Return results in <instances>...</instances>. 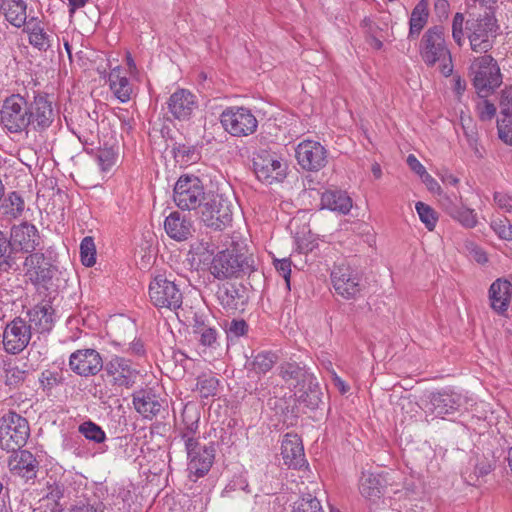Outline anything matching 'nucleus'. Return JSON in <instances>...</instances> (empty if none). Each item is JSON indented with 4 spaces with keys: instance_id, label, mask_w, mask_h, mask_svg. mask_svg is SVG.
<instances>
[{
    "instance_id": "nucleus-50",
    "label": "nucleus",
    "mask_w": 512,
    "mask_h": 512,
    "mask_svg": "<svg viewBox=\"0 0 512 512\" xmlns=\"http://www.w3.org/2000/svg\"><path fill=\"white\" fill-rule=\"evenodd\" d=\"M293 512H323L320 501L311 494L303 495L295 501Z\"/></svg>"
},
{
    "instance_id": "nucleus-10",
    "label": "nucleus",
    "mask_w": 512,
    "mask_h": 512,
    "mask_svg": "<svg viewBox=\"0 0 512 512\" xmlns=\"http://www.w3.org/2000/svg\"><path fill=\"white\" fill-rule=\"evenodd\" d=\"M256 177L263 183L281 182L287 174V164L276 152L262 149L253 158Z\"/></svg>"
},
{
    "instance_id": "nucleus-17",
    "label": "nucleus",
    "mask_w": 512,
    "mask_h": 512,
    "mask_svg": "<svg viewBox=\"0 0 512 512\" xmlns=\"http://www.w3.org/2000/svg\"><path fill=\"white\" fill-rule=\"evenodd\" d=\"M187 452V470L189 478L196 481L198 478L205 476L215 458V450L212 446L200 445V443L185 447Z\"/></svg>"
},
{
    "instance_id": "nucleus-53",
    "label": "nucleus",
    "mask_w": 512,
    "mask_h": 512,
    "mask_svg": "<svg viewBox=\"0 0 512 512\" xmlns=\"http://www.w3.org/2000/svg\"><path fill=\"white\" fill-rule=\"evenodd\" d=\"M491 228L503 240H512V224L510 221L503 218H496L491 222Z\"/></svg>"
},
{
    "instance_id": "nucleus-9",
    "label": "nucleus",
    "mask_w": 512,
    "mask_h": 512,
    "mask_svg": "<svg viewBox=\"0 0 512 512\" xmlns=\"http://www.w3.org/2000/svg\"><path fill=\"white\" fill-rule=\"evenodd\" d=\"M223 129L234 137H246L256 132L258 120L246 107H228L220 115Z\"/></svg>"
},
{
    "instance_id": "nucleus-27",
    "label": "nucleus",
    "mask_w": 512,
    "mask_h": 512,
    "mask_svg": "<svg viewBox=\"0 0 512 512\" xmlns=\"http://www.w3.org/2000/svg\"><path fill=\"white\" fill-rule=\"evenodd\" d=\"M501 118L497 121L499 138L508 145H512V86L502 92L500 102Z\"/></svg>"
},
{
    "instance_id": "nucleus-21",
    "label": "nucleus",
    "mask_w": 512,
    "mask_h": 512,
    "mask_svg": "<svg viewBox=\"0 0 512 512\" xmlns=\"http://www.w3.org/2000/svg\"><path fill=\"white\" fill-rule=\"evenodd\" d=\"M103 366V359L95 349H79L69 357L70 369L80 376H94Z\"/></svg>"
},
{
    "instance_id": "nucleus-38",
    "label": "nucleus",
    "mask_w": 512,
    "mask_h": 512,
    "mask_svg": "<svg viewBox=\"0 0 512 512\" xmlns=\"http://www.w3.org/2000/svg\"><path fill=\"white\" fill-rule=\"evenodd\" d=\"M18 258L11 240L0 231V271L7 272L12 269Z\"/></svg>"
},
{
    "instance_id": "nucleus-37",
    "label": "nucleus",
    "mask_w": 512,
    "mask_h": 512,
    "mask_svg": "<svg viewBox=\"0 0 512 512\" xmlns=\"http://www.w3.org/2000/svg\"><path fill=\"white\" fill-rule=\"evenodd\" d=\"M359 491L367 499L379 498L382 492L380 476L370 472H362L359 480Z\"/></svg>"
},
{
    "instance_id": "nucleus-1",
    "label": "nucleus",
    "mask_w": 512,
    "mask_h": 512,
    "mask_svg": "<svg viewBox=\"0 0 512 512\" xmlns=\"http://www.w3.org/2000/svg\"><path fill=\"white\" fill-rule=\"evenodd\" d=\"M278 370L281 378L293 390L299 403H303L310 409L318 407L322 392L313 373L296 362L282 363Z\"/></svg>"
},
{
    "instance_id": "nucleus-49",
    "label": "nucleus",
    "mask_w": 512,
    "mask_h": 512,
    "mask_svg": "<svg viewBox=\"0 0 512 512\" xmlns=\"http://www.w3.org/2000/svg\"><path fill=\"white\" fill-rule=\"evenodd\" d=\"M80 256L86 267H92L96 263V248L92 237L87 236L81 241Z\"/></svg>"
},
{
    "instance_id": "nucleus-5",
    "label": "nucleus",
    "mask_w": 512,
    "mask_h": 512,
    "mask_svg": "<svg viewBox=\"0 0 512 512\" xmlns=\"http://www.w3.org/2000/svg\"><path fill=\"white\" fill-rule=\"evenodd\" d=\"M469 74L478 94L488 95L502 84V74L497 61L491 55L475 57Z\"/></svg>"
},
{
    "instance_id": "nucleus-56",
    "label": "nucleus",
    "mask_w": 512,
    "mask_h": 512,
    "mask_svg": "<svg viewBox=\"0 0 512 512\" xmlns=\"http://www.w3.org/2000/svg\"><path fill=\"white\" fill-rule=\"evenodd\" d=\"M464 16L461 13H456L452 22V37L454 41L461 46L464 42L463 33Z\"/></svg>"
},
{
    "instance_id": "nucleus-52",
    "label": "nucleus",
    "mask_w": 512,
    "mask_h": 512,
    "mask_svg": "<svg viewBox=\"0 0 512 512\" xmlns=\"http://www.w3.org/2000/svg\"><path fill=\"white\" fill-rule=\"evenodd\" d=\"M416 211L420 220L425 224L428 230H433L436 226L437 217L435 211L423 202L416 203Z\"/></svg>"
},
{
    "instance_id": "nucleus-41",
    "label": "nucleus",
    "mask_w": 512,
    "mask_h": 512,
    "mask_svg": "<svg viewBox=\"0 0 512 512\" xmlns=\"http://www.w3.org/2000/svg\"><path fill=\"white\" fill-rule=\"evenodd\" d=\"M190 409L185 408L183 413L184 428L181 431V438L184 441L185 447H191L192 445L198 444V440L194 438L198 430L199 415L194 413L189 415Z\"/></svg>"
},
{
    "instance_id": "nucleus-11",
    "label": "nucleus",
    "mask_w": 512,
    "mask_h": 512,
    "mask_svg": "<svg viewBox=\"0 0 512 512\" xmlns=\"http://www.w3.org/2000/svg\"><path fill=\"white\" fill-rule=\"evenodd\" d=\"M497 28L496 19L490 12H485L483 16L467 21L471 49L475 52L486 53L489 51L493 47Z\"/></svg>"
},
{
    "instance_id": "nucleus-42",
    "label": "nucleus",
    "mask_w": 512,
    "mask_h": 512,
    "mask_svg": "<svg viewBox=\"0 0 512 512\" xmlns=\"http://www.w3.org/2000/svg\"><path fill=\"white\" fill-rule=\"evenodd\" d=\"M277 361V356L268 351L256 354L251 361L247 362V368L258 375L265 374L272 369Z\"/></svg>"
},
{
    "instance_id": "nucleus-29",
    "label": "nucleus",
    "mask_w": 512,
    "mask_h": 512,
    "mask_svg": "<svg viewBox=\"0 0 512 512\" xmlns=\"http://www.w3.org/2000/svg\"><path fill=\"white\" fill-rule=\"evenodd\" d=\"M442 206L445 211L462 226L473 228L477 224V216L474 210L458 203L456 196H454V199L450 196L446 197L442 202Z\"/></svg>"
},
{
    "instance_id": "nucleus-46",
    "label": "nucleus",
    "mask_w": 512,
    "mask_h": 512,
    "mask_svg": "<svg viewBox=\"0 0 512 512\" xmlns=\"http://www.w3.org/2000/svg\"><path fill=\"white\" fill-rule=\"evenodd\" d=\"M78 430L89 441L103 443L106 440V433L104 430L90 420L83 422L79 426Z\"/></svg>"
},
{
    "instance_id": "nucleus-51",
    "label": "nucleus",
    "mask_w": 512,
    "mask_h": 512,
    "mask_svg": "<svg viewBox=\"0 0 512 512\" xmlns=\"http://www.w3.org/2000/svg\"><path fill=\"white\" fill-rule=\"evenodd\" d=\"M191 252L198 257L200 262H210V257L215 252V245L208 240L202 239L191 245Z\"/></svg>"
},
{
    "instance_id": "nucleus-48",
    "label": "nucleus",
    "mask_w": 512,
    "mask_h": 512,
    "mask_svg": "<svg viewBox=\"0 0 512 512\" xmlns=\"http://www.w3.org/2000/svg\"><path fill=\"white\" fill-rule=\"evenodd\" d=\"M25 203L22 197L16 193L12 192L9 194L8 198L5 199L3 204L4 213L10 215L13 218L19 217L24 211Z\"/></svg>"
},
{
    "instance_id": "nucleus-40",
    "label": "nucleus",
    "mask_w": 512,
    "mask_h": 512,
    "mask_svg": "<svg viewBox=\"0 0 512 512\" xmlns=\"http://www.w3.org/2000/svg\"><path fill=\"white\" fill-rule=\"evenodd\" d=\"M68 512H104V504L101 498L93 493L76 499L71 504Z\"/></svg>"
},
{
    "instance_id": "nucleus-32",
    "label": "nucleus",
    "mask_w": 512,
    "mask_h": 512,
    "mask_svg": "<svg viewBox=\"0 0 512 512\" xmlns=\"http://www.w3.org/2000/svg\"><path fill=\"white\" fill-rule=\"evenodd\" d=\"M321 206L340 214H347L352 208V200L341 190H327L321 196Z\"/></svg>"
},
{
    "instance_id": "nucleus-7",
    "label": "nucleus",
    "mask_w": 512,
    "mask_h": 512,
    "mask_svg": "<svg viewBox=\"0 0 512 512\" xmlns=\"http://www.w3.org/2000/svg\"><path fill=\"white\" fill-rule=\"evenodd\" d=\"M208 196L197 176L183 175L174 185L173 201L181 210L200 209Z\"/></svg>"
},
{
    "instance_id": "nucleus-25",
    "label": "nucleus",
    "mask_w": 512,
    "mask_h": 512,
    "mask_svg": "<svg viewBox=\"0 0 512 512\" xmlns=\"http://www.w3.org/2000/svg\"><path fill=\"white\" fill-rule=\"evenodd\" d=\"M281 455L284 464L289 468L298 469L305 465L306 459L301 438L297 434H286L281 444Z\"/></svg>"
},
{
    "instance_id": "nucleus-26",
    "label": "nucleus",
    "mask_w": 512,
    "mask_h": 512,
    "mask_svg": "<svg viewBox=\"0 0 512 512\" xmlns=\"http://www.w3.org/2000/svg\"><path fill=\"white\" fill-rule=\"evenodd\" d=\"M167 235L176 241H185L194 231L191 219L180 212L170 213L164 222Z\"/></svg>"
},
{
    "instance_id": "nucleus-54",
    "label": "nucleus",
    "mask_w": 512,
    "mask_h": 512,
    "mask_svg": "<svg viewBox=\"0 0 512 512\" xmlns=\"http://www.w3.org/2000/svg\"><path fill=\"white\" fill-rule=\"evenodd\" d=\"M480 99L476 104V112L482 121L491 120L496 114V107L493 103L485 99L484 94H479Z\"/></svg>"
},
{
    "instance_id": "nucleus-14",
    "label": "nucleus",
    "mask_w": 512,
    "mask_h": 512,
    "mask_svg": "<svg viewBox=\"0 0 512 512\" xmlns=\"http://www.w3.org/2000/svg\"><path fill=\"white\" fill-rule=\"evenodd\" d=\"M200 218L206 226L223 230L232 219L231 205L219 196L209 195L199 209Z\"/></svg>"
},
{
    "instance_id": "nucleus-30",
    "label": "nucleus",
    "mask_w": 512,
    "mask_h": 512,
    "mask_svg": "<svg viewBox=\"0 0 512 512\" xmlns=\"http://www.w3.org/2000/svg\"><path fill=\"white\" fill-rule=\"evenodd\" d=\"M108 81L110 90L120 102L126 103L131 99L132 85L123 72L122 67L116 66L111 69Z\"/></svg>"
},
{
    "instance_id": "nucleus-20",
    "label": "nucleus",
    "mask_w": 512,
    "mask_h": 512,
    "mask_svg": "<svg viewBox=\"0 0 512 512\" xmlns=\"http://www.w3.org/2000/svg\"><path fill=\"white\" fill-rule=\"evenodd\" d=\"M298 164L305 170L318 171L327 163V151L319 142L304 140L295 149Z\"/></svg>"
},
{
    "instance_id": "nucleus-23",
    "label": "nucleus",
    "mask_w": 512,
    "mask_h": 512,
    "mask_svg": "<svg viewBox=\"0 0 512 512\" xmlns=\"http://www.w3.org/2000/svg\"><path fill=\"white\" fill-rule=\"evenodd\" d=\"M24 267L25 276L35 286L44 285L53 277L51 266L45 262L43 254L34 253L27 256Z\"/></svg>"
},
{
    "instance_id": "nucleus-31",
    "label": "nucleus",
    "mask_w": 512,
    "mask_h": 512,
    "mask_svg": "<svg viewBox=\"0 0 512 512\" xmlns=\"http://www.w3.org/2000/svg\"><path fill=\"white\" fill-rule=\"evenodd\" d=\"M511 294V283L507 280L497 279L491 284L489 289L491 307L499 313L506 311L509 305Z\"/></svg>"
},
{
    "instance_id": "nucleus-62",
    "label": "nucleus",
    "mask_w": 512,
    "mask_h": 512,
    "mask_svg": "<svg viewBox=\"0 0 512 512\" xmlns=\"http://www.w3.org/2000/svg\"><path fill=\"white\" fill-rule=\"evenodd\" d=\"M422 182L426 185L429 191L431 192H439L440 191V185L438 182L428 173L426 172L421 177Z\"/></svg>"
},
{
    "instance_id": "nucleus-28",
    "label": "nucleus",
    "mask_w": 512,
    "mask_h": 512,
    "mask_svg": "<svg viewBox=\"0 0 512 512\" xmlns=\"http://www.w3.org/2000/svg\"><path fill=\"white\" fill-rule=\"evenodd\" d=\"M28 327L31 331L35 330L38 333H46L52 330L54 326V310L48 303H41L34 306L29 312Z\"/></svg>"
},
{
    "instance_id": "nucleus-13",
    "label": "nucleus",
    "mask_w": 512,
    "mask_h": 512,
    "mask_svg": "<svg viewBox=\"0 0 512 512\" xmlns=\"http://www.w3.org/2000/svg\"><path fill=\"white\" fill-rule=\"evenodd\" d=\"M28 133L32 130L37 133L47 131L56 118L58 111L49 99L48 95L44 93H37L33 96L32 100H28Z\"/></svg>"
},
{
    "instance_id": "nucleus-39",
    "label": "nucleus",
    "mask_w": 512,
    "mask_h": 512,
    "mask_svg": "<svg viewBox=\"0 0 512 512\" xmlns=\"http://www.w3.org/2000/svg\"><path fill=\"white\" fill-rule=\"evenodd\" d=\"M217 294L221 305L227 310H238L245 303L240 295V290L234 285L223 286Z\"/></svg>"
},
{
    "instance_id": "nucleus-55",
    "label": "nucleus",
    "mask_w": 512,
    "mask_h": 512,
    "mask_svg": "<svg viewBox=\"0 0 512 512\" xmlns=\"http://www.w3.org/2000/svg\"><path fill=\"white\" fill-rule=\"evenodd\" d=\"M175 157L185 163H194L199 159V152L195 147L180 145L176 148Z\"/></svg>"
},
{
    "instance_id": "nucleus-19",
    "label": "nucleus",
    "mask_w": 512,
    "mask_h": 512,
    "mask_svg": "<svg viewBox=\"0 0 512 512\" xmlns=\"http://www.w3.org/2000/svg\"><path fill=\"white\" fill-rule=\"evenodd\" d=\"M166 105L174 119L188 121L198 109V99L190 90L179 88L169 96Z\"/></svg>"
},
{
    "instance_id": "nucleus-64",
    "label": "nucleus",
    "mask_w": 512,
    "mask_h": 512,
    "mask_svg": "<svg viewBox=\"0 0 512 512\" xmlns=\"http://www.w3.org/2000/svg\"><path fill=\"white\" fill-rule=\"evenodd\" d=\"M128 351L136 356H142L145 354L144 344L141 340L135 339L130 343Z\"/></svg>"
},
{
    "instance_id": "nucleus-22",
    "label": "nucleus",
    "mask_w": 512,
    "mask_h": 512,
    "mask_svg": "<svg viewBox=\"0 0 512 512\" xmlns=\"http://www.w3.org/2000/svg\"><path fill=\"white\" fill-rule=\"evenodd\" d=\"M17 253L34 254L36 248L40 245V235L37 228L28 222H22L13 225L10 231V238Z\"/></svg>"
},
{
    "instance_id": "nucleus-18",
    "label": "nucleus",
    "mask_w": 512,
    "mask_h": 512,
    "mask_svg": "<svg viewBox=\"0 0 512 512\" xmlns=\"http://www.w3.org/2000/svg\"><path fill=\"white\" fill-rule=\"evenodd\" d=\"M113 386L130 388L136 381L138 371L130 360L117 355L112 356L103 366Z\"/></svg>"
},
{
    "instance_id": "nucleus-15",
    "label": "nucleus",
    "mask_w": 512,
    "mask_h": 512,
    "mask_svg": "<svg viewBox=\"0 0 512 512\" xmlns=\"http://www.w3.org/2000/svg\"><path fill=\"white\" fill-rule=\"evenodd\" d=\"M331 282L335 292L344 299H354L362 290L359 273L344 263L334 266L331 272Z\"/></svg>"
},
{
    "instance_id": "nucleus-4",
    "label": "nucleus",
    "mask_w": 512,
    "mask_h": 512,
    "mask_svg": "<svg viewBox=\"0 0 512 512\" xmlns=\"http://www.w3.org/2000/svg\"><path fill=\"white\" fill-rule=\"evenodd\" d=\"M28 100L21 94L6 97L0 109V125L6 133L28 135Z\"/></svg>"
},
{
    "instance_id": "nucleus-6",
    "label": "nucleus",
    "mask_w": 512,
    "mask_h": 512,
    "mask_svg": "<svg viewBox=\"0 0 512 512\" xmlns=\"http://www.w3.org/2000/svg\"><path fill=\"white\" fill-rule=\"evenodd\" d=\"M30 436L27 419L14 411L0 417V448L7 452L22 448Z\"/></svg>"
},
{
    "instance_id": "nucleus-24",
    "label": "nucleus",
    "mask_w": 512,
    "mask_h": 512,
    "mask_svg": "<svg viewBox=\"0 0 512 512\" xmlns=\"http://www.w3.org/2000/svg\"><path fill=\"white\" fill-rule=\"evenodd\" d=\"M13 452L14 454L10 456L8 462L10 471L26 481L34 479L38 469V462L34 455L28 450H21V448Z\"/></svg>"
},
{
    "instance_id": "nucleus-59",
    "label": "nucleus",
    "mask_w": 512,
    "mask_h": 512,
    "mask_svg": "<svg viewBox=\"0 0 512 512\" xmlns=\"http://www.w3.org/2000/svg\"><path fill=\"white\" fill-rule=\"evenodd\" d=\"M494 202L497 207L505 212H512V197L503 192L494 193Z\"/></svg>"
},
{
    "instance_id": "nucleus-34",
    "label": "nucleus",
    "mask_w": 512,
    "mask_h": 512,
    "mask_svg": "<svg viewBox=\"0 0 512 512\" xmlns=\"http://www.w3.org/2000/svg\"><path fill=\"white\" fill-rule=\"evenodd\" d=\"M25 31L28 34L29 43L39 51H47L52 45V37L49 35L41 22L31 17L26 25Z\"/></svg>"
},
{
    "instance_id": "nucleus-61",
    "label": "nucleus",
    "mask_w": 512,
    "mask_h": 512,
    "mask_svg": "<svg viewBox=\"0 0 512 512\" xmlns=\"http://www.w3.org/2000/svg\"><path fill=\"white\" fill-rule=\"evenodd\" d=\"M407 164L409 168L413 172H415L419 177H421L427 172L426 168L419 162V160L413 154L408 155Z\"/></svg>"
},
{
    "instance_id": "nucleus-16",
    "label": "nucleus",
    "mask_w": 512,
    "mask_h": 512,
    "mask_svg": "<svg viewBox=\"0 0 512 512\" xmlns=\"http://www.w3.org/2000/svg\"><path fill=\"white\" fill-rule=\"evenodd\" d=\"M31 340V327L20 317L8 323L3 332V348L12 355L19 354Z\"/></svg>"
},
{
    "instance_id": "nucleus-57",
    "label": "nucleus",
    "mask_w": 512,
    "mask_h": 512,
    "mask_svg": "<svg viewBox=\"0 0 512 512\" xmlns=\"http://www.w3.org/2000/svg\"><path fill=\"white\" fill-rule=\"evenodd\" d=\"M248 326L244 320H236L233 319L226 326V333L228 337H240L243 336L247 332Z\"/></svg>"
},
{
    "instance_id": "nucleus-45",
    "label": "nucleus",
    "mask_w": 512,
    "mask_h": 512,
    "mask_svg": "<svg viewBox=\"0 0 512 512\" xmlns=\"http://www.w3.org/2000/svg\"><path fill=\"white\" fill-rule=\"evenodd\" d=\"M95 160L102 172H109L117 160V151L113 147H104L96 152Z\"/></svg>"
},
{
    "instance_id": "nucleus-60",
    "label": "nucleus",
    "mask_w": 512,
    "mask_h": 512,
    "mask_svg": "<svg viewBox=\"0 0 512 512\" xmlns=\"http://www.w3.org/2000/svg\"><path fill=\"white\" fill-rule=\"evenodd\" d=\"M277 271L286 280L289 285V279L291 274V262L288 259L278 260L275 264Z\"/></svg>"
},
{
    "instance_id": "nucleus-3",
    "label": "nucleus",
    "mask_w": 512,
    "mask_h": 512,
    "mask_svg": "<svg viewBox=\"0 0 512 512\" xmlns=\"http://www.w3.org/2000/svg\"><path fill=\"white\" fill-rule=\"evenodd\" d=\"M210 274L218 280L237 278L241 273L255 270L252 256L238 252L235 248L217 252L209 262Z\"/></svg>"
},
{
    "instance_id": "nucleus-63",
    "label": "nucleus",
    "mask_w": 512,
    "mask_h": 512,
    "mask_svg": "<svg viewBox=\"0 0 512 512\" xmlns=\"http://www.w3.org/2000/svg\"><path fill=\"white\" fill-rule=\"evenodd\" d=\"M452 89L453 91L455 92V94L460 97L465 89H466V82L465 80H463L460 76H455L453 79H452Z\"/></svg>"
},
{
    "instance_id": "nucleus-47",
    "label": "nucleus",
    "mask_w": 512,
    "mask_h": 512,
    "mask_svg": "<svg viewBox=\"0 0 512 512\" xmlns=\"http://www.w3.org/2000/svg\"><path fill=\"white\" fill-rule=\"evenodd\" d=\"M195 333L202 347L214 350L219 346L216 329L202 325L196 328Z\"/></svg>"
},
{
    "instance_id": "nucleus-44",
    "label": "nucleus",
    "mask_w": 512,
    "mask_h": 512,
    "mask_svg": "<svg viewBox=\"0 0 512 512\" xmlns=\"http://www.w3.org/2000/svg\"><path fill=\"white\" fill-rule=\"evenodd\" d=\"M218 388L219 380L213 375L204 374L197 378L196 390L203 398L214 397Z\"/></svg>"
},
{
    "instance_id": "nucleus-43",
    "label": "nucleus",
    "mask_w": 512,
    "mask_h": 512,
    "mask_svg": "<svg viewBox=\"0 0 512 512\" xmlns=\"http://www.w3.org/2000/svg\"><path fill=\"white\" fill-rule=\"evenodd\" d=\"M3 373L4 383L11 388L19 387L25 381L27 376L25 368L20 367L13 361L4 363Z\"/></svg>"
},
{
    "instance_id": "nucleus-2",
    "label": "nucleus",
    "mask_w": 512,
    "mask_h": 512,
    "mask_svg": "<svg viewBox=\"0 0 512 512\" xmlns=\"http://www.w3.org/2000/svg\"><path fill=\"white\" fill-rule=\"evenodd\" d=\"M419 54L423 62L433 67L439 64L443 76L453 73V63L450 50L445 40V30L442 26H433L425 31L419 44Z\"/></svg>"
},
{
    "instance_id": "nucleus-58",
    "label": "nucleus",
    "mask_w": 512,
    "mask_h": 512,
    "mask_svg": "<svg viewBox=\"0 0 512 512\" xmlns=\"http://www.w3.org/2000/svg\"><path fill=\"white\" fill-rule=\"evenodd\" d=\"M39 381L44 389H52L60 382V377L57 372L45 370L41 373Z\"/></svg>"
},
{
    "instance_id": "nucleus-33",
    "label": "nucleus",
    "mask_w": 512,
    "mask_h": 512,
    "mask_svg": "<svg viewBox=\"0 0 512 512\" xmlns=\"http://www.w3.org/2000/svg\"><path fill=\"white\" fill-rule=\"evenodd\" d=\"M133 404L138 413L144 418L152 419L161 410V403L157 396L149 391H138L133 396Z\"/></svg>"
},
{
    "instance_id": "nucleus-36",
    "label": "nucleus",
    "mask_w": 512,
    "mask_h": 512,
    "mask_svg": "<svg viewBox=\"0 0 512 512\" xmlns=\"http://www.w3.org/2000/svg\"><path fill=\"white\" fill-rule=\"evenodd\" d=\"M429 18V0H420L413 8L409 20V37L415 39L425 27Z\"/></svg>"
},
{
    "instance_id": "nucleus-35",
    "label": "nucleus",
    "mask_w": 512,
    "mask_h": 512,
    "mask_svg": "<svg viewBox=\"0 0 512 512\" xmlns=\"http://www.w3.org/2000/svg\"><path fill=\"white\" fill-rule=\"evenodd\" d=\"M1 10L11 25L17 28L27 25V4L24 0H3Z\"/></svg>"
},
{
    "instance_id": "nucleus-8",
    "label": "nucleus",
    "mask_w": 512,
    "mask_h": 512,
    "mask_svg": "<svg viewBox=\"0 0 512 512\" xmlns=\"http://www.w3.org/2000/svg\"><path fill=\"white\" fill-rule=\"evenodd\" d=\"M464 410H468V397L449 389L431 393L425 404L427 414L443 419Z\"/></svg>"
},
{
    "instance_id": "nucleus-12",
    "label": "nucleus",
    "mask_w": 512,
    "mask_h": 512,
    "mask_svg": "<svg viewBox=\"0 0 512 512\" xmlns=\"http://www.w3.org/2000/svg\"><path fill=\"white\" fill-rule=\"evenodd\" d=\"M151 303L158 308L176 310L182 305V293L174 281L163 274L156 275L149 284Z\"/></svg>"
}]
</instances>
